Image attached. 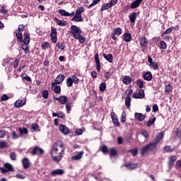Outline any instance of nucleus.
<instances>
[{"label":"nucleus","instance_id":"nucleus-58","mask_svg":"<svg viewBox=\"0 0 181 181\" xmlns=\"http://www.w3.org/2000/svg\"><path fill=\"white\" fill-rule=\"evenodd\" d=\"M100 0H93V3L90 4L88 8H92V6H95V5H97V4H98V2H100Z\"/></svg>","mask_w":181,"mask_h":181},{"label":"nucleus","instance_id":"nucleus-56","mask_svg":"<svg viewBox=\"0 0 181 181\" xmlns=\"http://www.w3.org/2000/svg\"><path fill=\"white\" fill-rule=\"evenodd\" d=\"M128 152H130V153H132L133 156H136V155L138 154V150L135 148L129 150Z\"/></svg>","mask_w":181,"mask_h":181},{"label":"nucleus","instance_id":"nucleus-48","mask_svg":"<svg viewBox=\"0 0 181 181\" xmlns=\"http://www.w3.org/2000/svg\"><path fill=\"white\" fill-rule=\"evenodd\" d=\"M125 105L127 108H131V98H126Z\"/></svg>","mask_w":181,"mask_h":181},{"label":"nucleus","instance_id":"nucleus-9","mask_svg":"<svg viewBox=\"0 0 181 181\" xmlns=\"http://www.w3.org/2000/svg\"><path fill=\"white\" fill-rule=\"evenodd\" d=\"M52 90H53L56 94H60V93H62V88L54 82L52 83Z\"/></svg>","mask_w":181,"mask_h":181},{"label":"nucleus","instance_id":"nucleus-40","mask_svg":"<svg viewBox=\"0 0 181 181\" xmlns=\"http://www.w3.org/2000/svg\"><path fill=\"white\" fill-rule=\"evenodd\" d=\"M8 148V143L6 141H0V149H5Z\"/></svg>","mask_w":181,"mask_h":181},{"label":"nucleus","instance_id":"nucleus-12","mask_svg":"<svg viewBox=\"0 0 181 181\" xmlns=\"http://www.w3.org/2000/svg\"><path fill=\"white\" fill-rule=\"evenodd\" d=\"M84 155V151H81L80 152H77L76 155L73 156L71 157L72 160H80L81 158H83V156Z\"/></svg>","mask_w":181,"mask_h":181},{"label":"nucleus","instance_id":"nucleus-29","mask_svg":"<svg viewBox=\"0 0 181 181\" xmlns=\"http://www.w3.org/2000/svg\"><path fill=\"white\" fill-rule=\"evenodd\" d=\"M22 49L24 50L25 54H29V52L30 50V47H29V44H23L22 45Z\"/></svg>","mask_w":181,"mask_h":181},{"label":"nucleus","instance_id":"nucleus-15","mask_svg":"<svg viewBox=\"0 0 181 181\" xmlns=\"http://www.w3.org/2000/svg\"><path fill=\"white\" fill-rule=\"evenodd\" d=\"M65 77L63 74H59L57 76V77L55 78V84H61V83H63L64 81Z\"/></svg>","mask_w":181,"mask_h":181},{"label":"nucleus","instance_id":"nucleus-57","mask_svg":"<svg viewBox=\"0 0 181 181\" xmlns=\"http://www.w3.org/2000/svg\"><path fill=\"white\" fill-rule=\"evenodd\" d=\"M110 155V156H116V155H118V153L115 148H111Z\"/></svg>","mask_w":181,"mask_h":181},{"label":"nucleus","instance_id":"nucleus-5","mask_svg":"<svg viewBox=\"0 0 181 181\" xmlns=\"http://www.w3.org/2000/svg\"><path fill=\"white\" fill-rule=\"evenodd\" d=\"M59 129L60 133L63 134L64 135H69V134H70V129H69V127H66L65 125L60 124L59 126Z\"/></svg>","mask_w":181,"mask_h":181},{"label":"nucleus","instance_id":"nucleus-63","mask_svg":"<svg viewBox=\"0 0 181 181\" xmlns=\"http://www.w3.org/2000/svg\"><path fill=\"white\" fill-rule=\"evenodd\" d=\"M126 120H127V116L125 115V112H123L122 114V117H121L120 121H121V122L124 123V122H125Z\"/></svg>","mask_w":181,"mask_h":181},{"label":"nucleus","instance_id":"nucleus-64","mask_svg":"<svg viewBox=\"0 0 181 181\" xmlns=\"http://www.w3.org/2000/svg\"><path fill=\"white\" fill-rule=\"evenodd\" d=\"M151 66L153 70H158V69H159V65H158V63L156 62H153V64H151Z\"/></svg>","mask_w":181,"mask_h":181},{"label":"nucleus","instance_id":"nucleus-44","mask_svg":"<svg viewBox=\"0 0 181 181\" xmlns=\"http://www.w3.org/2000/svg\"><path fill=\"white\" fill-rule=\"evenodd\" d=\"M136 86L139 87V88H144V81L141 79H138L136 81Z\"/></svg>","mask_w":181,"mask_h":181},{"label":"nucleus","instance_id":"nucleus-3","mask_svg":"<svg viewBox=\"0 0 181 181\" xmlns=\"http://www.w3.org/2000/svg\"><path fill=\"white\" fill-rule=\"evenodd\" d=\"M31 155H43L45 153V151L40 148L39 146H35L33 148V151L30 152Z\"/></svg>","mask_w":181,"mask_h":181},{"label":"nucleus","instance_id":"nucleus-43","mask_svg":"<svg viewBox=\"0 0 181 181\" xmlns=\"http://www.w3.org/2000/svg\"><path fill=\"white\" fill-rule=\"evenodd\" d=\"M84 12V8L83 7H78L76 10L75 14L76 15H81Z\"/></svg>","mask_w":181,"mask_h":181},{"label":"nucleus","instance_id":"nucleus-49","mask_svg":"<svg viewBox=\"0 0 181 181\" xmlns=\"http://www.w3.org/2000/svg\"><path fill=\"white\" fill-rule=\"evenodd\" d=\"M100 150L103 152V153H104L105 155H107V153L108 152V148L107 147V146L103 145L100 147Z\"/></svg>","mask_w":181,"mask_h":181},{"label":"nucleus","instance_id":"nucleus-51","mask_svg":"<svg viewBox=\"0 0 181 181\" xmlns=\"http://www.w3.org/2000/svg\"><path fill=\"white\" fill-rule=\"evenodd\" d=\"M66 86H67V87L73 86V81L71 79V77H69L66 79Z\"/></svg>","mask_w":181,"mask_h":181},{"label":"nucleus","instance_id":"nucleus-13","mask_svg":"<svg viewBox=\"0 0 181 181\" xmlns=\"http://www.w3.org/2000/svg\"><path fill=\"white\" fill-rule=\"evenodd\" d=\"M143 0H135L134 1L132 2L130 5V8L132 9H135L136 8H138L142 3Z\"/></svg>","mask_w":181,"mask_h":181},{"label":"nucleus","instance_id":"nucleus-22","mask_svg":"<svg viewBox=\"0 0 181 181\" xmlns=\"http://www.w3.org/2000/svg\"><path fill=\"white\" fill-rule=\"evenodd\" d=\"M104 59H105L106 60H107V62H109V63H112L113 60H114V57H112V55L111 54H108L107 55V54L104 53L103 54Z\"/></svg>","mask_w":181,"mask_h":181},{"label":"nucleus","instance_id":"nucleus-31","mask_svg":"<svg viewBox=\"0 0 181 181\" xmlns=\"http://www.w3.org/2000/svg\"><path fill=\"white\" fill-rule=\"evenodd\" d=\"M162 139H163V133H160V134H158V135L156 136V142H154V143L158 145V144H159V142H160V141H162Z\"/></svg>","mask_w":181,"mask_h":181},{"label":"nucleus","instance_id":"nucleus-55","mask_svg":"<svg viewBox=\"0 0 181 181\" xmlns=\"http://www.w3.org/2000/svg\"><path fill=\"white\" fill-rule=\"evenodd\" d=\"M51 36V40L53 42V43L57 42V35H50Z\"/></svg>","mask_w":181,"mask_h":181},{"label":"nucleus","instance_id":"nucleus-61","mask_svg":"<svg viewBox=\"0 0 181 181\" xmlns=\"http://www.w3.org/2000/svg\"><path fill=\"white\" fill-rule=\"evenodd\" d=\"M42 97L44 98H48L49 97V91L47 90H45L42 92Z\"/></svg>","mask_w":181,"mask_h":181},{"label":"nucleus","instance_id":"nucleus-46","mask_svg":"<svg viewBox=\"0 0 181 181\" xmlns=\"http://www.w3.org/2000/svg\"><path fill=\"white\" fill-rule=\"evenodd\" d=\"M71 78L72 83H74V84H78V83H80V80L76 76H72L71 77Z\"/></svg>","mask_w":181,"mask_h":181},{"label":"nucleus","instance_id":"nucleus-32","mask_svg":"<svg viewBox=\"0 0 181 181\" xmlns=\"http://www.w3.org/2000/svg\"><path fill=\"white\" fill-rule=\"evenodd\" d=\"M74 39H76V40H78V42H80L81 43H84L86 42V38L81 36V34L76 35V37H75Z\"/></svg>","mask_w":181,"mask_h":181},{"label":"nucleus","instance_id":"nucleus-54","mask_svg":"<svg viewBox=\"0 0 181 181\" xmlns=\"http://www.w3.org/2000/svg\"><path fill=\"white\" fill-rule=\"evenodd\" d=\"M41 47L44 50H46V49H49V42H45L44 43L42 44Z\"/></svg>","mask_w":181,"mask_h":181},{"label":"nucleus","instance_id":"nucleus-11","mask_svg":"<svg viewBox=\"0 0 181 181\" xmlns=\"http://www.w3.org/2000/svg\"><path fill=\"white\" fill-rule=\"evenodd\" d=\"M94 57L96 64V69L98 71H100V70H101V62H100V58L98 57V53L95 54Z\"/></svg>","mask_w":181,"mask_h":181},{"label":"nucleus","instance_id":"nucleus-23","mask_svg":"<svg viewBox=\"0 0 181 181\" xmlns=\"http://www.w3.org/2000/svg\"><path fill=\"white\" fill-rule=\"evenodd\" d=\"M71 21L72 22H83V17L80 14H75Z\"/></svg>","mask_w":181,"mask_h":181},{"label":"nucleus","instance_id":"nucleus-39","mask_svg":"<svg viewBox=\"0 0 181 181\" xmlns=\"http://www.w3.org/2000/svg\"><path fill=\"white\" fill-rule=\"evenodd\" d=\"M176 159H177V158H176L175 156L170 157V158H169V160H170L169 166H170H170L173 165V163H175V162H176Z\"/></svg>","mask_w":181,"mask_h":181},{"label":"nucleus","instance_id":"nucleus-45","mask_svg":"<svg viewBox=\"0 0 181 181\" xmlns=\"http://www.w3.org/2000/svg\"><path fill=\"white\" fill-rule=\"evenodd\" d=\"M173 29H175V28H168L162 35V37H163V36H165V35H169V33H172V32H173Z\"/></svg>","mask_w":181,"mask_h":181},{"label":"nucleus","instance_id":"nucleus-28","mask_svg":"<svg viewBox=\"0 0 181 181\" xmlns=\"http://www.w3.org/2000/svg\"><path fill=\"white\" fill-rule=\"evenodd\" d=\"M35 131H37V132H40V128L37 124H33L31 125V132H35Z\"/></svg>","mask_w":181,"mask_h":181},{"label":"nucleus","instance_id":"nucleus-47","mask_svg":"<svg viewBox=\"0 0 181 181\" xmlns=\"http://www.w3.org/2000/svg\"><path fill=\"white\" fill-rule=\"evenodd\" d=\"M172 90H173V88L170 84L167 85L165 88V93H172Z\"/></svg>","mask_w":181,"mask_h":181},{"label":"nucleus","instance_id":"nucleus-8","mask_svg":"<svg viewBox=\"0 0 181 181\" xmlns=\"http://www.w3.org/2000/svg\"><path fill=\"white\" fill-rule=\"evenodd\" d=\"M57 101H59L60 104L62 105H64V104H67V101H69V99L66 97V95H62L59 98H54Z\"/></svg>","mask_w":181,"mask_h":181},{"label":"nucleus","instance_id":"nucleus-38","mask_svg":"<svg viewBox=\"0 0 181 181\" xmlns=\"http://www.w3.org/2000/svg\"><path fill=\"white\" fill-rule=\"evenodd\" d=\"M112 33H114V35H118L119 36L120 35H122V30L121 29V28H117L113 30Z\"/></svg>","mask_w":181,"mask_h":181},{"label":"nucleus","instance_id":"nucleus-4","mask_svg":"<svg viewBox=\"0 0 181 181\" xmlns=\"http://www.w3.org/2000/svg\"><path fill=\"white\" fill-rule=\"evenodd\" d=\"M110 115L114 125L115 127H121V123H119V120L118 119V117L117 116L115 112H111Z\"/></svg>","mask_w":181,"mask_h":181},{"label":"nucleus","instance_id":"nucleus-60","mask_svg":"<svg viewBox=\"0 0 181 181\" xmlns=\"http://www.w3.org/2000/svg\"><path fill=\"white\" fill-rule=\"evenodd\" d=\"M164 150L165 152H173V148L170 146H166L164 147Z\"/></svg>","mask_w":181,"mask_h":181},{"label":"nucleus","instance_id":"nucleus-16","mask_svg":"<svg viewBox=\"0 0 181 181\" xmlns=\"http://www.w3.org/2000/svg\"><path fill=\"white\" fill-rule=\"evenodd\" d=\"M122 166H124L125 168H127V169H129V170H132L134 169H136L138 168V164L136 163H128L126 165H123Z\"/></svg>","mask_w":181,"mask_h":181},{"label":"nucleus","instance_id":"nucleus-25","mask_svg":"<svg viewBox=\"0 0 181 181\" xmlns=\"http://www.w3.org/2000/svg\"><path fill=\"white\" fill-rule=\"evenodd\" d=\"M140 45L142 46V47H145V46L148 45V39L145 37H141L140 38Z\"/></svg>","mask_w":181,"mask_h":181},{"label":"nucleus","instance_id":"nucleus-19","mask_svg":"<svg viewBox=\"0 0 181 181\" xmlns=\"http://www.w3.org/2000/svg\"><path fill=\"white\" fill-rule=\"evenodd\" d=\"M23 167L24 169H28L29 166H30V162H29V159L28 158H25L22 160Z\"/></svg>","mask_w":181,"mask_h":181},{"label":"nucleus","instance_id":"nucleus-21","mask_svg":"<svg viewBox=\"0 0 181 181\" xmlns=\"http://www.w3.org/2000/svg\"><path fill=\"white\" fill-rule=\"evenodd\" d=\"M132 82V78H131L130 76H126L122 79L123 84H125L126 86H128V84H131Z\"/></svg>","mask_w":181,"mask_h":181},{"label":"nucleus","instance_id":"nucleus-14","mask_svg":"<svg viewBox=\"0 0 181 181\" xmlns=\"http://www.w3.org/2000/svg\"><path fill=\"white\" fill-rule=\"evenodd\" d=\"M134 117L138 121L142 122V121L145 120L146 116L144 114H142V113L135 112Z\"/></svg>","mask_w":181,"mask_h":181},{"label":"nucleus","instance_id":"nucleus-36","mask_svg":"<svg viewBox=\"0 0 181 181\" xmlns=\"http://www.w3.org/2000/svg\"><path fill=\"white\" fill-rule=\"evenodd\" d=\"M155 121H156V117L150 119L148 121L146 122L147 127H152V125H154Z\"/></svg>","mask_w":181,"mask_h":181},{"label":"nucleus","instance_id":"nucleus-2","mask_svg":"<svg viewBox=\"0 0 181 181\" xmlns=\"http://www.w3.org/2000/svg\"><path fill=\"white\" fill-rule=\"evenodd\" d=\"M69 33H71L73 37L75 38L78 35H81V30L80 28L77 27V25H71Z\"/></svg>","mask_w":181,"mask_h":181},{"label":"nucleus","instance_id":"nucleus-53","mask_svg":"<svg viewBox=\"0 0 181 181\" xmlns=\"http://www.w3.org/2000/svg\"><path fill=\"white\" fill-rule=\"evenodd\" d=\"M106 88H107V85L105 84V83H102L100 85V91L104 92V91H105Z\"/></svg>","mask_w":181,"mask_h":181},{"label":"nucleus","instance_id":"nucleus-24","mask_svg":"<svg viewBox=\"0 0 181 181\" xmlns=\"http://www.w3.org/2000/svg\"><path fill=\"white\" fill-rule=\"evenodd\" d=\"M129 19L132 23H135L136 21V13L133 12L129 15Z\"/></svg>","mask_w":181,"mask_h":181},{"label":"nucleus","instance_id":"nucleus-35","mask_svg":"<svg viewBox=\"0 0 181 181\" xmlns=\"http://www.w3.org/2000/svg\"><path fill=\"white\" fill-rule=\"evenodd\" d=\"M110 8H112V6L110 3H106L104 5L102 6L100 11L103 12V11H105L107 9H110Z\"/></svg>","mask_w":181,"mask_h":181},{"label":"nucleus","instance_id":"nucleus-7","mask_svg":"<svg viewBox=\"0 0 181 181\" xmlns=\"http://www.w3.org/2000/svg\"><path fill=\"white\" fill-rule=\"evenodd\" d=\"M51 176H62L64 175V170L63 169H57L50 173Z\"/></svg>","mask_w":181,"mask_h":181},{"label":"nucleus","instance_id":"nucleus-34","mask_svg":"<svg viewBox=\"0 0 181 181\" xmlns=\"http://www.w3.org/2000/svg\"><path fill=\"white\" fill-rule=\"evenodd\" d=\"M59 13L62 15V16H70V13L67 12L64 9H59Z\"/></svg>","mask_w":181,"mask_h":181},{"label":"nucleus","instance_id":"nucleus-18","mask_svg":"<svg viewBox=\"0 0 181 181\" xmlns=\"http://www.w3.org/2000/svg\"><path fill=\"white\" fill-rule=\"evenodd\" d=\"M143 78H144L146 81H151V80H152V73L150 71L146 72L143 74Z\"/></svg>","mask_w":181,"mask_h":181},{"label":"nucleus","instance_id":"nucleus-42","mask_svg":"<svg viewBox=\"0 0 181 181\" xmlns=\"http://www.w3.org/2000/svg\"><path fill=\"white\" fill-rule=\"evenodd\" d=\"M57 47L59 48L61 50H64V49H66V45L64 42H58L57 43Z\"/></svg>","mask_w":181,"mask_h":181},{"label":"nucleus","instance_id":"nucleus-41","mask_svg":"<svg viewBox=\"0 0 181 181\" xmlns=\"http://www.w3.org/2000/svg\"><path fill=\"white\" fill-rule=\"evenodd\" d=\"M147 152H150L149 151V148L148 147V145L145 146L144 147H143L141 149V155H145V153H146Z\"/></svg>","mask_w":181,"mask_h":181},{"label":"nucleus","instance_id":"nucleus-27","mask_svg":"<svg viewBox=\"0 0 181 181\" xmlns=\"http://www.w3.org/2000/svg\"><path fill=\"white\" fill-rule=\"evenodd\" d=\"M54 21L57 25H59V26H66V25H67V23L65 21L59 20L57 18H54Z\"/></svg>","mask_w":181,"mask_h":181},{"label":"nucleus","instance_id":"nucleus-17","mask_svg":"<svg viewBox=\"0 0 181 181\" xmlns=\"http://www.w3.org/2000/svg\"><path fill=\"white\" fill-rule=\"evenodd\" d=\"M24 45H29L30 43V35L28 33H24V39L23 40Z\"/></svg>","mask_w":181,"mask_h":181},{"label":"nucleus","instance_id":"nucleus-26","mask_svg":"<svg viewBox=\"0 0 181 181\" xmlns=\"http://www.w3.org/2000/svg\"><path fill=\"white\" fill-rule=\"evenodd\" d=\"M124 42H131L132 40V36L129 33H126L123 35Z\"/></svg>","mask_w":181,"mask_h":181},{"label":"nucleus","instance_id":"nucleus-30","mask_svg":"<svg viewBox=\"0 0 181 181\" xmlns=\"http://www.w3.org/2000/svg\"><path fill=\"white\" fill-rule=\"evenodd\" d=\"M18 131L20 132L21 136H22V135H26V134H28V129H26L25 127H19Z\"/></svg>","mask_w":181,"mask_h":181},{"label":"nucleus","instance_id":"nucleus-6","mask_svg":"<svg viewBox=\"0 0 181 181\" xmlns=\"http://www.w3.org/2000/svg\"><path fill=\"white\" fill-rule=\"evenodd\" d=\"M145 98V90L144 89H140L139 93L133 94V98Z\"/></svg>","mask_w":181,"mask_h":181},{"label":"nucleus","instance_id":"nucleus-10","mask_svg":"<svg viewBox=\"0 0 181 181\" xmlns=\"http://www.w3.org/2000/svg\"><path fill=\"white\" fill-rule=\"evenodd\" d=\"M25 104H26L25 99L18 100L15 102L14 107H16V108H21V107H23V105H25Z\"/></svg>","mask_w":181,"mask_h":181},{"label":"nucleus","instance_id":"nucleus-37","mask_svg":"<svg viewBox=\"0 0 181 181\" xmlns=\"http://www.w3.org/2000/svg\"><path fill=\"white\" fill-rule=\"evenodd\" d=\"M4 166L8 170V172H13V167L11 165V163H5Z\"/></svg>","mask_w":181,"mask_h":181},{"label":"nucleus","instance_id":"nucleus-33","mask_svg":"<svg viewBox=\"0 0 181 181\" xmlns=\"http://www.w3.org/2000/svg\"><path fill=\"white\" fill-rule=\"evenodd\" d=\"M16 36L18 42H23V38L22 37V33L21 31H16Z\"/></svg>","mask_w":181,"mask_h":181},{"label":"nucleus","instance_id":"nucleus-50","mask_svg":"<svg viewBox=\"0 0 181 181\" xmlns=\"http://www.w3.org/2000/svg\"><path fill=\"white\" fill-rule=\"evenodd\" d=\"M160 49H168V45L166 44V42H165V41H160Z\"/></svg>","mask_w":181,"mask_h":181},{"label":"nucleus","instance_id":"nucleus-52","mask_svg":"<svg viewBox=\"0 0 181 181\" xmlns=\"http://www.w3.org/2000/svg\"><path fill=\"white\" fill-rule=\"evenodd\" d=\"M11 138L12 139H18V138H19V135L18 134H16V132L15 131H13L11 132Z\"/></svg>","mask_w":181,"mask_h":181},{"label":"nucleus","instance_id":"nucleus-20","mask_svg":"<svg viewBox=\"0 0 181 181\" xmlns=\"http://www.w3.org/2000/svg\"><path fill=\"white\" fill-rule=\"evenodd\" d=\"M157 145L158 144L155 142L149 143L148 144H147V146L148 147V151L150 152H153V151L156 149Z\"/></svg>","mask_w":181,"mask_h":181},{"label":"nucleus","instance_id":"nucleus-1","mask_svg":"<svg viewBox=\"0 0 181 181\" xmlns=\"http://www.w3.org/2000/svg\"><path fill=\"white\" fill-rule=\"evenodd\" d=\"M64 151H66V148L62 141L54 144L50 152L52 160L56 163H59L64 156Z\"/></svg>","mask_w":181,"mask_h":181},{"label":"nucleus","instance_id":"nucleus-59","mask_svg":"<svg viewBox=\"0 0 181 181\" xmlns=\"http://www.w3.org/2000/svg\"><path fill=\"white\" fill-rule=\"evenodd\" d=\"M10 159H11V160H16V153L15 152L10 153Z\"/></svg>","mask_w":181,"mask_h":181},{"label":"nucleus","instance_id":"nucleus-62","mask_svg":"<svg viewBox=\"0 0 181 181\" xmlns=\"http://www.w3.org/2000/svg\"><path fill=\"white\" fill-rule=\"evenodd\" d=\"M9 100V97L6 94H4L1 98V101H8Z\"/></svg>","mask_w":181,"mask_h":181}]
</instances>
